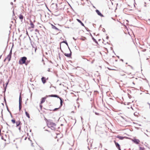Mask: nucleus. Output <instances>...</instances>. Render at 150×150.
I'll use <instances>...</instances> for the list:
<instances>
[{"label":"nucleus","mask_w":150,"mask_h":150,"mask_svg":"<svg viewBox=\"0 0 150 150\" xmlns=\"http://www.w3.org/2000/svg\"><path fill=\"white\" fill-rule=\"evenodd\" d=\"M127 73L129 74V76L130 74L131 75V76H129V78H132L134 77V76L135 74V72L133 68L131 66H130V68L128 69Z\"/></svg>","instance_id":"obj_1"},{"label":"nucleus","mask_w":150,"mask_h":150,"mask_svg":"<svg viewBox=\"0 0 150 150\" xmlns=\"http://www.w3.org/2000/svg\"><path fill=\"white\" fill-rule=\"evenodd\" d=\"M27 60V58L25 57H24L21 58V59L19 61V64H20L22 65L23 64H25V65H27L30 62V61H26Z\"/></svg>","instance_id":"obj_2"},{"label":"nucleus","mask_w":150,"mask_h":150,"mask_svg":"<svg viewBox=\"0 0 150 150\" xmlns=\"http://www.w3.org/2000/svg\"><path fill=\"white\" fill-rule=\"evenodd\" d=\"M47 125L52 129H56V124L54 123L48 122L47 123Z\"/></svg>","instance_id":"obj_3"},{"label":"nucleus","mask_w":150,"mask_h":150,"mask_svg":"<svg viewBox=\"0 0 150 150\" xmlns=\"http://www.w3.org/2000/svg\"><path fill=\"white\" fill-rule=\"evenodd\" d=\"M49 97H57L58 98H59L60 100V105L61 106L62 105V104L63 103V101L62 100V99L61 98L59 97V96L56 95H49L48 96Z\"/></svg>","instance_id":"obj_4"},{"label":"nucleus","mask_w":150,"mask_h":150,"mask_svg":"<svg viewBox=\"0 0 150 150\" xmlns=\"http://www.w3.org/2000/svg\"><path fill=\"white\" fill-rule=\"evenodd\" d=\"M11 54H12V51H11V50L9 54L7 56V57L4 60V62H5V60L6 59H8V61L9 62L11 60Z\"/></svg>","instance_id":"obj_5"},{"label":"nucleus","mask_w":150,"mask_h":150,"mask_svg":"<svg viewBox=\"0 0 150 150\" xmlns=\"http://www.w3.org/2000/svg\"><path fill=\"white\" fill-rule=\"evenodd\" d=\"M48 79L49 78L48 77L46 79L45 77H42L41 78V80L42 83L43 84H45V83L46 82V80H48Z\"/></svg>","instance_id":"obj_6"},{"label":"nucleus","mask_w":150,"mask_h":150,"mask_svg":"<svg viewBox=\"0 0 150 150\" xmlns=\"http://www.w3.org/2000/svg\"><path fill=\"white\" fill-rule=\"evenodd\" d=\"M28 145L31 146H34L33 145V143L31 140H30L28 138Z\"/></svg>","instance_id":"obj_7"},{"label":"nucleus","mask_w":150,"mask_h":150,"mask_svg":"<svg viewBox=\"0 0 150 150\" xmlns=\"http://www.w3.org/2000/svg\"><path fill=\"white\" fill-rule=\"evenodd\" d=\"M132 141L134 143L137 144H139L140 142V141L139 139H134L132 140Z\"/></svg>","instance_id":"obj_8"},{"label":"nucleus","mask_w":150,"mask_h":150,"mask_svg":"<svg viewBox=\"0 0 150 150\" xmlns=\"http://www.w3.org/2000/svg\"><path fill=\"white\" fill-rule=\"evenodd\" d=\"M114 142L115 144L116 147L118 148L119 150H121L120 148V146L118 143L116 142L115 141H114Z\"/></svg>","instance_id":"obj_9"},{"label":"nucleus","mask_w":150,"mask_h":150,"mask_svg":"<svg viewBox=\"0 0 150 150\" xmlns=\"http://www.w3.org/2000/svg\"><path fill=\"white\" fill-rule=\"evenodd\" d=\"M46 99V97H45L42 98V99H41V101L40 103L41 104L43 103H44L45 102V100Z\"/></svg>","instance_id":"obj_10"},{"label":"nucleus","mask_w":150,"mask_h":150,"mask_svg":"<svg viewBox=\"0 0 150 150\" xmlns=\"http://www.w3.org/2000/svg\"><path fill=\"white\" fill-rule=\"evenodd\" d=\"M64 55L68 57H70L71 55V52L70 51V53H64Z\"/></svg>","instance_id":"obj_11"},{"label":"nucleus","mask_w":150,"mask_h":150,"mask_svg":"<svg viewBox=\"0 0 150 150\" xmlns=\"http://www.w3.org/2000/svg\"><path fill=\"white\" fill-rule=\"evenodd\" d=\"M96 13L98 14V15H99L101 17L103 16L102 15V14H101V13H100L99 11H98V10H96Z\"/></svg>","instance_id":"obj_12"},{"label":"nucleus","mask_w":150,"mask_h":150,"mask_svg":"<svg viewBox=\"0 0 150 150\" xmlns=\"http://www.w3.org/2000/svg\"><path fill=\"white\" fill-rule=\"evenodd\" d=\"M116 137L122 140L125 138V137H121V136L118 135Z\"/></svg>","instance_id":"obj_13"},{"label":"nucleus","mask_w":150,"mask_h":150,"mask_svg":"<svg viewBox=\"0 0 150 150\" xmlns=\"http://www.w3.org/2000/svg\"><path fill=\"white\" fill-rule=\"evenodd\" d=\"M76 20L79 23H80L81 24V25L82 26H84V24L82 23V22L80 20L77 19H76Z\"/></svg>","instance_id":"obj_14"},{"label":"nucleus","mask_w":150,"mask_h":150,"mask_svg":"<svg viewBox=\"0 0 150 150\" xmlns=\"http://www.w3.org/2000/svg\"><path fill=\"white\" fill-rule=\"evenodd\" d=\"M30 27L32 28H34V25L33 24V23L32 22V21H30Z\"/></svg>","instance_id":"obj_15"},{"label":"nucleus","mask_w":150,"mask_h":150,"mask_svg":"<svg viewBox=\"0 0 150 150\" xmlns=\"http://www.w3.org/2000/svg\"><path fill=\"white\" fill-rule=\"evenodd\" d=\"M19 18L22 21L23 18V16L22 15L20 14L19 16Z\"/></svg>","instance_id":"obj_16"},{"label":"nucleus","mask_w":150,"mask_h":150,"mask_svg":"<svg viewBox=\"0 0 150 150\" xmlns=\"http://www.w3.org/2000/svg\"><path fill=\"white\" fill-rule=\"evenodd\" d=\"M20 124H21V122L19 121L16 122V126L17 127L18 126L20 125Z\"/></svg>","instance_id":"obj_17"},{"label":"nucleus","mask_w":150,"mask_h":150,"mask_svg":"<svg viewBox=\"0 0 150 150\" xmlns=\"http://www.w3.org/2000/svg\"><path fill=\"white\" fill-rule=\"evenodd\" d=\"M25 113L27 117L29 118H30V116L29 113L26 111L25 112Z\"/></svg>","instance_id":"obj_18"},{"label":"nucleus","mask_w":150,"mask_h":150,"mask_svg":"<svg viewBox=\"0 0 150 150\" xmlns=\"http://www.w3.org/2000/svg\"><path fill=\"white\" fill-rule=\"evenodd\" d=\"M52 28L54 29L55 30H59V29L57 28L55 26L52 25Z\"/></svg>","instance_id":"obj_19"},{"label":"nucleus","mask_w":150,"mask_h":150,"mask_svg":"<svg viewBox=\"0 0 150 150\" xmlns=\"http://www.w3.org/2000/svg\"><path fill=\"white\" fill-rule=\"evenodd\" d=\"M120 75L122 76H123L125 75V74H123V71H120Z\"/></svg>","instance_id":"obj_20"},{"label":"nucleus","mask_w":150,"mask_h":150,"mask_svg":"<svg viewBox=\"0 0 150 150\" xmlns=\"http://www.w3.org/2000/svg\"><path fill=\"white\" fill-rule=\"evenodd\" d=\"M22 108L21 103H19V110H20Z\"/></svg>","instance_id":"obj_21"},{"label":"nucleus","mask_w":150,"mask_h":150,"mask_svg":"<svg viewBox=\"0 0 150 150\" xmlns=\"http://www.w3.org/2000/svg\"><path fill=\"white\" fill-rule=\"evenodd\" d=\"M139 150H145L144 148L143 147H139Z\"/></svg>","instance_id":"obj_22"},{"label":"nucleus","mask_w":150,"mask_h":150,"mask_svg":"<svg viewBox=\"0 0 150 150\" xmlns=\"http://www.w3.org/2000/svg\"><path fill=\"white\" fill-rule=\"evenodd\" d=\"M11 122L13 124H15L16 123V121L14 119L12 120Z\"/></svg>","instance_id":"obj_23"},{"label":"nucleus","mask_w":150,"mask_h":150,"mask_svg":"<svg viewBox=\"0 0 150 150\" xmlns=\"http://www.w3.org/2000/svg\"><path fill=\"white\" fill-rule=\"evenodd\" d=\"M59 141H61V142H60V144H59V145L62 146L63 144V142L62 141H60V140H59Z\"/></svg>","instance_id":"obj_24"},{"label":"nucleus","mask_w":150,"mask_h":150,"mask_svg":"<svg viewBox=\"0 0 150 150\" xmlns=\"http://www.w3.org/2000/svg\"><path fill=\"white\" fill-rule=\"evenodd\" d=\"M21 96H20L19 100V103H21Z\"/></svg>","instance_id":"obj_25"},{"label":"nucleus","mask_w":150,"mask_h":150,"mask_svg":"<svg viewBox=\"0 0 150 150\" xmlns=\"http://www.w3.org/2000/svg\"><path fill=\"white\" fill-rule=\"evenodd\" d=\"M65 43V44H66L67 45V42H66V41H63L62 42H61L60 43V44H61V43Z\"/></svg>","instance_id":"obj_26"},{"label":"nucleus","mask_w":150,"mask_h":150,"mask_svg":"<svg viewBox=\"0 0 150 150\" xmlns=\"http://www.w3.org/2000/svg\"><path fill=\"white\" fill-rule=\"evenodd\" d=\"M35 31L36 32H38V33L39 32V31L37 29H36L35 30Z\"/></svg>","instance_id":"obj_27"},{"label":"nucleus","mask_w":150,"mask_h":150,"mask_svg":"<svg viewBox=\"0 0 150 150\" xmlns=\"http://www.w3.org/2000/svg\"><path fill=\"white\" fill-rule=\"evenodd\" d=\"M58 108H55L54 110H53L54 111H56L58 109Z\"/></svg>","instance_id":"obj_28"},{"label":"nucleus","mask_w":150,"mask_h":150,"mask_svg":"<svg viewBox=\"0 0 150 150\" xmlns=\"http://www.w3.org/2000/svg\"><path fill=\"white\" fill-rule=\"evenodd\" d=\"M40 107L41 108H42V105H40Z\"/></svg>","instance_id":"obj_29"},{"label":"nucleus","mask_w":150,"mask_h":150,"mask_svg":"<svg viewBox=\"0 0 150 150\" xmlns=\"http://www.w3.org/2000/svg\"><path fill=\"white\" fill-rule=\"evenodd\" d=\"M121 60L122 62H123V60L122 59H121Z\"/></svg>","instance_id":"obj_30"},{"label":"nucleus","mask_w":150,"mask_h":150,"mask_svg":"<svg viewBox=\"0 0 150 150\" xmlns=\"http://www.w3.org/2000/svg\"><path fill=\"white\" fill-rule=\"evenodd\" d=\"M20 129H21V127H19V129L20 130Z\"/></svg>","instance_id":"obj_31"},{"label":"nucleus","mask_w":150,"mask_h":150,"mask_svg":"<svg viewBox=\"0 0 150 150\" xmlns=\"http://www.w3.org/2000/svg\"><path fill=\"white\" fill-rule=\"evenodd\" d=\"M58 142H59V140H58Z\"/></svg>","instance_id":"obj_32"}]
</instances>
